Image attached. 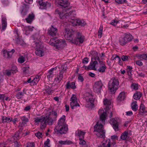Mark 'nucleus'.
Listing matches in <instances>:
<instances>
[{
  "label": "nucleus",
  "mask_w": 147,
  "mask_h": 147,
  "mask_svg": "<svg viewBox=\"0 0 147 147\" xmlns=\"http://www.w3.org/2000/svg\"><path fill=\"white\" fill-rule=\"evenodd\" d=\"M57 114L55 111H52L50 112L49 116L43 117L42 116L39 117H35L34 118V121L36 123L40 122V127L41 129H44L47 125H52L53 122L57 120Z\"/></svg>",
  "instance_id": "nucleus-1"
},
{
  "label": "nucleus",
  "mask_w": 147,
  "mask_h": 147,
  "mask_svg": "<svg viewBox=\"0 0 147 147\" xmlns=\"http://www.w3.org/2000/svg\"><path fill=\"white\" fill-rule=\"evenodd\" d=\"M64 33V36L66 39L74 44L82 43L84 40V36L79 32H76L71 29L65 28Z\"/></svg>",
  "instance_id": "nucleus-2"
},
{
  "label": "nucleus",
  "mask_w": 147,
  "mask_h": 147,
  "mask_svg": "<svg viewBox=\"0 0 147 147\" xmlns=\"http://www.w3.org/2000/svg\"><path fill=\"white\" fill-rule=\"evenodd\" d=\"M69 9L68 7L65 8L64 9V7H62L61 8L57 9L55 11V13L58 14L60 18L66 19L65 21L66 22L68 21L70 22V19L75 16V11H70L68 13H65L64 11L67 12V10H68Z\"/></svg>",
  "instance_id": "nucleus-3"
},
{
  "label": "nucleus",
  "mask_w": 147,
  "mask_h": 147,
  "mask_svg": "<svg viewBox=\"0 0 147 147\" xmlns=\"http://www.w3.org/2000/svg\"><path fill=\"white\" fill-rule=\"evenodd\" d=\"M104 105L106 107V109H100L98 111L100 120L102 122H104L107 117V110L109 109V107L111 106V101L107 98H105L103 101Z\"/></svg>",
  "instance_id": "nucleus-4"
},
{
  "label": "nucleus",
  "mask_w": 147,
  "mask_h": 147,
  "mask_svg": "<svg viewBox=\"0 0 147 147\" xmlns=\"http://www.w3.org/2000/svg\"><path fill=\"white\" fill-rule=\"evenodd\" d=\"M119 84L118 79L116 77H113L111 79L108 83V87L111 94L115 93Z\"/></svg>",
  "instance_id": "nucleus-5"
},
{
  "label": "nucleus",
  "mask_w": 147,
  "mask_h": 147,
  "mask_svg": "<svg viewBox=\"0 0 147 147\" xmlns=\"http://www.w3.org/2000/svg\"><path fill=\"white\" fill-rule=\"evenodd\" d=\"M94 131L99 138H104L105 136V131L103 130V125L100 123L97 122L94 126Z\"/></svg>",
  "instance_id": "nucleus-6"
},
{
  "label": "nucleus",
  "mask_w": 147,
  "mask_h": 147,
  "mask_svg": "<svg viewBox=\"0 0 147 147\" xmlns=\"http://www.w3.org/2000/svg\"><path fill=\"white\" fill-rule=\"evenodd\" d=\"M86 107L88 109L92 108L94 106V97L91 94L89 93H86Z\"/></svg>",
  "instance_id": "nucleus-7"
},
{
  "label": "nucleus",
  "mask_w": 147,
  "mask_h": 147,
  "mask_svg": "<svg viewBox=\"0 0 147 147\" xmlns=\"http://www.w3.org/2000/svg\"><path fill=\"white\" fill-rule=\"evenodd\" d=\"M133 38L132 36L130 34H125L124 37H121L119 38V44L121 45H124L131 41Z\"/></svg>",
  "instance_id": "nucleus-8"
},
{
  "label": "nucleus",
  "mask_w": 147,
  "mask_h": 147,
  "mask_svg": "<svg viewBox=\"0 0 147 147\" xmlns=\"http://www.w3.org/2000/svg\"><path fill=\"white\" fill-rule=\"evenodd\" d=\"M70 105L71 108L72 109H77L78 107H80V105L78 103L76 96L72 94L70 99Z\"/></svg>",
  "instance_id": "nucleus-9"
},
{
  "label": "nucleus",
  "mask_w": 147,
  "mask_h": 147,
  "mask_svg": "<svg viewBox=\"0 0 147 147\" xmlns=\"http://www.w3.org/2000/svg\"><path fill=\"white\" fill-rule=\"evenodd\" d=\"M70 105L71 108L72 109H77L78 107H80V105L78 103L76 96L72 94L70 99Z\"/></svg>",
  "instance_id": "nucleus-10"
},
{
  "label": "nucleus",
  "mask_w": 147,
  "mask_h": 147,
  "mask_svg": "<svg viewBox=\"0 0 147 147\" xmlns=\"http://www.w3.org/2000/svg\"><path fill=\"white\" fill-rule=\"evenodd\" d=\"M59 129H58L57 128V127H56L54 129L55 133L58 135L65 134L68 131L67 125H65L59 127Z\"/></svg>",
  "instance_id": "nucleus-11"
},
{
  "label": "nucleus",
  "mask_w": 147,
  "mask_h": 147,
  "mask_svg": "<svg viewBox=\"0 0 147 147\" xmlns=\"http://www.w3.org/2000/svg\"><path fill=\"white\" fill-rule=\"evenodd\" d=\"M70 22L73 25V26H84L86 25V23L84 21L74 18L73 19L72 18L70 19Z\"/></svg>",
  "instance_id": "nucleus-12"
},
{
  "label": "nucleus",
  "mask_w": 147,
  "mask_h": 147,
  "mask_svg": "<svg viewBox=\"0 0 147 147\" xmlns=\"http://www.w3.org/2000/svg\"><path fill=\"white\" fill-rule=\"evenodd\" d=\"M103 84L101 81L96 82L93 86L94 91L97 93H100L102 89Z\"/></svg>",
  "instance_id": "nucleus-13"
},
{
  "label": "nucleus",
  "mask_w": 147,
  "mask_h": 147,
  "mask_svg": "<svg viewBox=\"0 0 147 147\" xmlns=\"http://www.w3.org/2000/svg\"><path fill=\"white\" fill-rule=\"evenodd\" d=\"M38 3L40 6L39 8L41 9H46L50 7L51 5L50 3L43 0H39Z\"/></svg>",
  "instance_id": "nucleus-14"
},
{
  "label": "nucleus",
  "mask_w": 147,
  "mask_h": 147,
  "mask_svg": "<svg viewBox=\"0 0 147 147\" xmlns=\"http://www.w3.org/2000/svg\"><path fill=\"white\" fill-rule=\"evenodd\" d=\"M57 33V29L55 26L51 25L48 30V33L50 36L54 37L56 36Z\"/></svg>",
  "instance_id": "nucleus-15"
},
{
  "label": "nucleus",
  "mask_w": 147,
  "mask_h": 147,
  "mask_svg": "<svg viewBox=\"0 0 147 147\" xmlns=\"http://www.w3.org/2000/svg\"><path fill=\"white\" fill-rule=\"evenodd\" d=\"M56 42V48L58 49H61L66 46V44L64 40H57L55 41Z\"/></svg>",
  "instance_id": "nucleus-16"
},
{
  "label": "nucleus",
  "mask_w": 147,
  "mask_h": 147,
  "mask_svg": "<svg viewBox=\"0 0 147 147\" xmlns=\"http://www.w3.org/2000/svg\"><path fill=\"white\" fill-rule=\"evenodd\" d=\"M110 123L112 125L115 131L118 130V119L117 118H112L110 119Z\"/></svg>",
  "instance_id": "nucleus-17"
},
{
  "label": "nucleus",
  "mask_w": 147,
  "mask_h": 147,
  "mask_svg": "<svg viewBox=\"0 0 147 147\" xmlns=\"http://www.w3.org/2000/svg\"><path fill=\"white\" fill-rule=\"evenodd\" d=\"M15 50L12 49L11 51H7L4 50L2 53L3 57L5 58H9L11 57L13 54Z\"/></svg>",
  "instance_id": "nucleus-18"
},
{
  "label": "nucleus",
  "mask_w": 147,
  "mask_h": 147,
  "mask_svg": "<svg viewBox=\"0 0 147 147\" xmlns=\"http://www.w3.org/2000/svg\"><path fill=\"white\" fill-rule=\"evenodd\" d=\"M65 116L64 115H63L58 120L57 125L56 127H57V128L58 129H59V127L65 125H67L65 124Z\"/></svg>",
  "instance_id": "nucleus-19"
},
{
  "label": "nucleus",
  "mask_w": 147,
  "mask_h": 147,
  "mask_svg": "<svg viewBox=\"0 0 147 147\" xmlns=\"http://www.w3.org/2000/svg\"><path fill=\"white\" fill-rule=\"evenodd\" d=\"M57 68V66L50 69L47 74V78H52L55 74L56 73V70Z\"/></svg>",
  "instance_id": "nucleus-20"
},
{
  "label": "nucleus",
  "mask_w": 147,
  "mask_h": 147,
  "mask_svg": "<svg viewBox=\"0 0 147 147\" xmlns=\"http://www.w3.org/2000/svg\"><path fill=\"white\" fill-rule=\"evenodd\" d=\"M97 64L98 62L96 60L93 62H91L90 65L88 66L87 69L96 70V69L95 68V67Z\"/></svg>",
  "instance_id": "nucleus-21"
},
{
  "label": "nucleus",
  "mask_w": 147,
  "mask_h": 147,
  "mask_svg": "<svg viewBox=\"0 0 147 147\" xmlns=\"http://www.w3.org/2000/svg\"><path fill=\"white\" fill-rule=\"evenodd\" d=\"M65 88L66 89H69L71 88L72 89H75L76 88L75 83L74 82H70V81H68L65 86Z\"/></svg>",
  "instance_id": "nucleus-22"
},
{
  "label": "nucleus",
  "mask_w": 147,
  "mask_h": 147,
  "mask_svg": "<svg viewBox=\"0 0 147 147\" xmlns=\"http://www.w3.org/2000/svg\"><path fill=\"white\" fill-rule=\"evenodd\" d=\"M34 17L35 15L34 14L32 13L28 15L27 18L25 19V20L28 23L30 24L34 20Z\"/></svg>",
  "instance_id": "nucleus-23"
},
{
  "label": "nucleus",
  "mask_w": 147,
  "mask_h": 147,
  "mask_svg": "<svg viewBox=\"0 0 147 147\" xmlns=\"http://www.w3.org/2000/svg\"><path fill=\"white\" fill-rule=\"evenodd\" d=\"M68 0H58V4L61 7H63L65 8L68 7Z\"/></svg>",
  "instance_id": "nucleus-24"
},
{
  "label": "nucleus",
  "mask_w": 147,
  "mask_h": 147,
  "mask_svg": "<svg viewBox=\"0 0 147 147\" xmlns=\"http://www.w3.org/2000/svg\"><path fill=\"white\" fill-rule=\"evenodd\" d=\"M86 132L81 130H78L75 133V135L78 136L79 138H84V136Z\"/></svg>",
  "instance_id": "nucleus-25"
},
{
  "label": "nucleus",
  "mask_w": 147,
  "mask_h": 147,
  "mask_svg": "<svg viewBox=\"0 0 147 147\" xmlns=\"http://www.w3.org/2000/svg\"><path fill=\"white\" fill-rule=\"evenodd\" d=\"M23 134L22 132H21L20 131H18L14 134L12 138L15 140H18L21 138Z\"/></svg>",
  "instance_id": "nucleus-26"
},
{
  "label": "nucleus",
  "mask_w": 147,
  "mask_h": 147,
  "mask_svg": "<svg viewBox=\"0 0 147 147\" xmlns=\"http://www.w3.org/2000/svg\"><path fill=\"white\" fill-rule=\"evenodd\" d=\"M29 69L28 65H24L22 68L23 74L27 76H28L30 74Z\"/></svg>",
  "instance_id": "nucleus-27"
},
{
  "label": "nucleus",
  "mask_w": 147,
  "mask_h": 147,
  "mask_svg": "<svg viewBox=\"0 0 147 147\" xmlns=\"http://www.w3.org/2000/svg\"><path fill=\"white\" fill-rule=\"evenodd\" d=\"M34 42H35L36 49H43V45L40 40H38V41L35 40Z\"/></svg>",
  "instance_id": "nucleus-28"
},
{
  "label": "nucleus",
  "mask_w": 147,
  "mask_h": 147,
  "mask_svg": "<svg viewBox=\"0 0 147 147\" xmlns=\"http://www.w3.org/2000/svg\"><path fill=\"white\" fill-rule=\"evenodd\" d=\"M93 53L94 54V55H93L92 56L94 57V59L96 60H98L99 61L100 64L101 66L104 65H105V63L102 61H101L99 60V58L98 57V53L96 51H94L93 52Z\"/></svg>",
  "instance_id": "nucleus-29"
},
{
  "label": "nucleus",
  "mask_w": 147,
  "mask_h": 147,
  "mask_svg": "<svg viewBox=\"0 0 147 147\" xmlns=\"http://www.w3.org/2000/svg\"><path fill=\"white\" fill-rule=\"evenodd\" d=\"M23 9L22 11V13L23 15H26L28 10L29 8V5L24 4L23 6Z\"/></svg>",
  "instance_id": "nucleus-30"
},
{
  "label": "nucleus",
  "mask_w": 147,
  "mask_h": 147,
  "mask_svg": "<svg viewBox=\"0 0 147 147\" xmlns=\"http://www.w3.org/2000/svg\"><path fill=\"white\" fill-rule=\"evenodd\" d=\"M58 143L61 145H70L73 144V142L70 140H67L65 141L60 140L58 141Z\"/></svg>",
  "instance_id": "nucleus-31"
},
{
  "label": "nucleus",
  "mask_w": 147,
  "mask_h": 147,
  "mask_svg": "<svg viewBox=\"0 0 147 147\" xmlns=\"http://www.w3.org/2000/svg\"><path fill=\"white\" fill-rule=\"evenodd\" d=\"M125 97V93L124 92H121L119 94L117 98V100L119 101H121L124 100Z\"/></svg>",
  "instance_id": "nucleus-32"
},
{
  "label": "nucleus",
  "mask_w": 147,
  "mask_h": 147,
  "mask_svg": "<svg viewBox=\"0 0 147 147\" xmlns=\"http://www.w3.org/2000/svg\"><path fill=\"white\" fill-rule=\"evenodd\" d=\"M36 54L40 57H42L44 55V53L43 49H36Z\"/></svg>",
  "instance_id": "nucleus-33"
},
{
  "label": "nucleus",
  "mask_w": 147,
  "mask_h": 147,
  "mask_svg": "<svg viewBox=\"0 0 147 147\" xmlns=\"http://www.w3.org/2000/svg\"><path fill=\"white\" fill-rule=\"evenodd\" d=\"M142 94L140 92H136L134 95V98L135 100H137L140 99L142 96Z\"/></svg>",
  "instance_id": "nucleus-34"
},
{
  "label": "nucleus",
  "mask_w": 147,
  "mask_h": 147,
  "mask_svg": "<svg viewBox=\"0 0 147 147\" xmlns=\"http://www.w3.org/2000/svg\"><path fill=\"white\" fill-rule=\"evenodd\" d=\"M41 78L40 75H37L32 80V84L34 85H36L39 81L40 78Z\"/></svg>",
  "instance_id": "nucleus-35"
},
{
  "label": "nucleus",
  "mask_w": 147,
  "mask_h": 147,
  "mask_svg": "<svg viewBox=\"0 0 147 147\" xmlns=\"http://www.w3.org/2000/svg\"><path fill=\"white\" fill-rule=\"evenodd\" d=\"M145 108V106L143 105V104L141 103L140 106V109L139 110V113L140 114H141L142 113H144L146 112Z\"/></svg>",
  "instance_id": "nucleus-36"
},
{
  "label": "nucleus",
  "mask_w": 147,
  "mask_h": 147,
  "mask_svg": "<svg viewBox=\"0 0 147 147\" xmlns=\"http://www.w3.org/2000/svg\"><path fill=\"white\" fill-rule=\"evenodd\" d=\"M2 120L3 123H9L12 120V118L11 117H7L5 116H2Z\"/></svg>",
  "instance_id": "nucleus-37"
},
{
  "label": "nucleus",
  "mask_w": 147,
  "mask_h": 147,
  "mask_svg": "<svg viewBox=\"0 0 147 147\" xmlns=\"http://www.w3.org/2000/svg\"><path fill=\"white\" fill-rule=\"evenodd\" d=\"M131 109L134 111H136L138 109V105L137 102L136 101L133 102L131 104Z\"/></svg>",
  "instance_id": "nucleus-38"
},
{
  "label": "nucleus",
  "mask_w": 147,
  "mask_h": 147,
  "mask_svg": "<svg viewBox=\"0 0 147 147\" xmlns=\"http://www.w3.org/2000/svg\"><path fill=\"white\" fill-rule=\"evenodd\" d=\"M111 145V142L109 140L108 142H107L106 143H103L98 145V147H110Z\"/></svg>",
  "instance_id": "nucleus-39"
},
{
  "label": "nucleus",
  "mask_w": 147,
  "mask_h": 147,
  "mask_svg": "<svg viewBox=\"0 0 147 147\" xmlns=\"http://www.w3.org/2000/svg\"><path fill=\"white\" fill-rule=\"evenodd\" d=\"M106 66L105 65H104L103 66H100L98 69L97 71L100 72L104 73L106 69Z\"/></svg>",
  "instance_id": "nucleus-40"
},
{
  "label": "nucleus",
  "mask_w": 147,
  "mask_h": 147,
  "mask_svg": "<svg viewBox=\"0 0 147 147\" xmlns=\"http://www.w3.org/2000/svg\"><path fill=\"white\" fill-rule=\"evenodd\" d=\"M137 57L139 59H142L147 61V54H140Z\"/></svg>",
  "instance_id": "nucleus-41"
},
{
  "label": "nucleus",
  "mask_w": 147,
  "mask_h": 147,
  "mask_svg": "<svg viewBox=\"0 0 147 147\" xmlns=\"http://www.w3.org/2000/svg\"><path fill=\"white\" fill-rule=\"evenodd\" d=\"M57 40V38H53L51 39L49 42V44L52 45L54 47H55L56 45V42H55V41Z\"/></svg>",
  "instance_id": "nucleus-42"
},
{
  "label": "nucleus",
  "mask_w": 147,
  "mask_h": 147,
  "mask_svg": "<svg viewBox=\"0 0 147 147\" xmlns=\"http://www.w3.org/2000/svg\"><path fill=\"white\" fill-rule=\"evenodd\" d=\"M103 26L101 25L99 28L98 31V36L99 38H101L102 36L103 31Z\"/></svg>",
  "instance_id": "nucleus-43"
},
{
  "label": "nucleus",
  "mask_w": 147,
  "mask_h": 147,
  "mask_svg": "<svg viewBox=\"0 0 147 147\" xmlns=\"http://www.w3.org/2000/svg\"><path fill=\"white\" fill-rule=\"evenodd\" d=\"M128 133L126 131H125L121 135L120 138L121 139L123 140H126L127 137Z\"/></svg>",
  "instance_id": "nucleus-44"
},
{
  "label": "nucleus",
  "mask_w": 147,
  "mask_h": 147,
  "mask_svg": "<svg viewBox=\"0 0 147 147\" xmlns=\"http://www.w3.org/2000/svg\"><path fill=\"white\" fill-rule=\"evenodd\" d=\"M32 37L34 40H36V41L40 40V38L38 33H37L34 34L32 36Z\"/></svg>",
  "instance_id": "nucleus-45"
},
{
  "label": "nucleus",
  "mask_w": 147,
  "mask_h": 147,
  "mask_svg": "<svg viewBox=\"0 0 147 147\" xmlns=\"http://www.w3.org/2000/svg\"><path fill=\"white\" fill-rule=\"evenodd\" d=\"M24 89L23 90V92H18L17 93L16 95V97L18 99L21 98L23 96L24 94L25 93V92H24Z\"/></svg>",
  "instance_id": "nucleus-46"
},
{
  "label": "nucleus",
  "mask_w": 147,
  "mask_h": 147,
  "mask_svg": "<svg viewBox=\"0 0 147 147\" xmlns=\"http://www.w3.org/2000/svg\"><path fill=\"white\" fill-rule=\"evenodd\" d=\"M63 73H62V72H60L59 74V75H58V76L56 78L55 80H57L59 81V82L62 79L63 76Z\"/></svg>",
  "instance_id": "nucleus-47"
},
{
  "label": "nucleus",
  "mask_w": 147,
  "mask_h": 147,
  "mask_svg": "<svg viewBox=\"0 0 147 147\" xmlns=\"http://www.w3.org/2000/svg\"><path fill=\"white\" fill-rule=\"evenodd\" d=\"M16 43L20 45H22L24 41L23 40L19 38H16Z\"/></svg>",
  "instance_id": "nucleus-48"
},
{
  "label": "nucleus",
  "mask_w": 147,
  "mask_h": 147,
  "mask_svg": "<svg viewBox=\"0 0 147 147\" xmlns=\"http://www.w3.org/2000/svg\"><path fill=\"white\" fill-rule=\"evenodd\" d=\"M122 61H124L129 60L130 59V57L128 56L123 55L121 57Z\"/></svg>",
  "instance_id": "nucleus-49"
},
{
  "label": "nucleus",
  "mask_w": 147,
  "mask_h": 147,
  "mask_svg": "<svg viewBox=\"0 0 147 147\" xmlns=\"http://www.w3.org/2000/svg\"><path fill=\"white\" fill-rule=\"evenodd\" d=\"M83 138H79V144L80 145H84L86 144V142L83 139Z\"/></svg>",
  "instance_id": "nucleus-50"
},
{
  "label": "nucleus",
  "mask_w": 147,
  "mask_h": 147,
  "mask_svg": "<svg viewBox=\"0 0 147 147\" xmlns=\"http://www.w3.org/2000/svg\"><path fill=\"white\" fill-rule=\"evenodd\" d=\"M35 146L34 142H28L26 144V147H35Z\"/></svg>",
  "instance_id": "nucleus-51"
},
{
  "label": "nucleus",
  "mask_w": 147,
  "mask_h": 147,
  "mask_svg": "<svg viewBox=\"0 0 147 147\" xmlns=\"http://www.w3.org/2000/svg\"><path fill=\"white\" fill-rule=\"evenodd\" d=\"M21 120L23 122L26 123L28 121V120L27 117L25 116H23L20 117Z\"/></svg>",
  "instance_id": "nucleus-52"
},
{
  "label": "nucleus",
  "mask_w": 147,
  "mask_h": 147,
  "mask_svg": "<svg viewBox=\"0 0 147 147\" xmlns=\"http://www.w3.org/2000/svg\"><path fill=\"white\" fill-rule=\"evenodd\" d=\"M115 1L119 4H123L124 3H126L127 1L126 0H115Z\"/></svg>",
  "instance_id": "nucleus-53"
},
{
  "label": "nucleus",
  "mask_w": 147,
  "mask_h": 147,
  "mask_svg": "<svg viewBox=\"0 0 147 147\" xmlns=\"http://www.w3.org/2000/svg\"><path fill=\"white\" fill-rule=\"evenodd\" d=\"M18 61L19 63H22L25 61V58L23 56H21L18 59Z\"/></svg>",
  "instance_id": "nucleus-54"
},
{
  "label": "nucleus",
  "mask_w": 147,
  "mask_h": 147,
  "mask_svg": "<svg viewBox=\"0 0 147 147\" xmlns=\"http://www.w3.org/2000/svg\"><path fill=\"white\" fill-rule=\"evenodd\" d=\"M6 20V17L4 16H2L1 20L2 24H7V23Z\"/></svg>",
  "instance_id": "nucleus-55"
},
{
  "label": "nucleus",
  "mask_w": 147,
  "mask_h": 147,
  "mask_svg": "<svg viewBox=\"0 0 147 147\" xmlns=\"http://www.w3.org/2000/svg\"><path fill=\"white\" fill-rule=\"evenodd\" d=\"M49 139H47L44 143V147H49Z\"/></svg>",
  "instance_id": "nucleus-56"
},
{
  "label": "nucleus",
  "mask_w": 147,
  "mask_h": 147,
  "mask_svg": "<svg viewBox=\"0 0 147 147\" xmlns=\"http://www.w3.org/2000/svg\"><path fill=\"white\" fill-rule=\"evenodd\" d=\"M118 21L116 20H113L110 23V24H111L113 26H115L118 23Z\"/></svg>",
  "instance_id": "nucleus-57"
},
{
  "label": "nucleus",
  "mask_w": 147,
  "mask_h": 147,
  "mask_svg": "<svg viewBox=\"0 0 147 147\" xmlns=\"http://www.w3.org/2000/svg\"><path fill=\"white\" fill-rule=\"evenodd\" d=\"M131 87L133 89H134V90H137L138 89V84H135V83H133L131 85Z\"/></svg>",
  "instance_id": "nucleus-58"
},
{
  "label": "nucleus",
  "mask_w": 147,
  "mask_h": 147,
  "mask_svg": "<svg viewBox=\"0 0 147 147\" xmlns=\"http://www.w3.org/2000/svg\"><path fill=\"white\" fill-rule=\"evenodd\" d=\"M61 69L59 70L60 72H62L63 73L66 70V69L64 65H61L60 67Z\"/></svg>",
  "instance_id": "nucleus-59"
},
{
  "label": "nucleus",
  "mask_w": 147,
  "mask_h": 147,
  "mask_svg": "<svg viewBox=\"0 0 147 147\" xmlns=\"http://www.w3.org/2000/svg\"><path fill=\"white\" fill-rule=\"evenodd\" d=\"M35 135L39 138H41L42 136V133L39 132L36 133Z\"/></svg>",
  "instance_id": "nucleus-60"
},
{
  "label": "nucleus",
  "mask_w": 147,
  "mask_h": 147,
  "mask_svg": "<svg viewBox=\"0 0 147 147\" xmlns=\"http://www.w3.org/2000/svg\"><path fill=\"white\" fill-rule=\"evenodd\" d=\"M46 91L48 94L49 95L51 94L53 92V90L51 88L46 89Z\"/></svg>",
  "instance_id": "nucleus-61"
},
{
  "label": "nucleus",
  "mask_w": 147,
  "mask_h": 147,
  "mask_svg": "<svg viewBox=\"0 0 147 147\" xmlns=\"http://www.w3.org/2000/svg\"><path fill=\"white\" fill-rule=\"evenodd\" d=\"M1 2L4 6L7 5L9 3L8 0H1Z\"/></svg>",
  "instance_id": "nucleus-62"
},
{
  "label": "nucleus",
  "mask_w": 147,
  "mask_h": 147,
  "mask_svg": "<svg viewBox=\"0 0 147 147\" xmlns=\"http://www.w3.org/2000/svg\"><path fill=\"white\" fill-rule=\"evenodd\" d=\"M6 74L8 76H10L11 74V73H13V72L11 70H6Z\"/></svg>",
  "instance_id": "nucleus-63"
},
{
  "label": "nucleus",
  "mask_w": 147,
  "mask_h": 147,
  "mask_svg": "<svg viewBox=\"0 0 147 147\" xmlns=\"http://www.w3.org/2000/svg\"><path fill=\"white\" fill-rule=\"evenodd\" d=\"M78 79L79 80L82 82L84 80V79L83 78V77L82 76V75L81 74H80L78 75Z\"/></svg>",
  "instance_id": "nucleus-64"
}]
</instances>
